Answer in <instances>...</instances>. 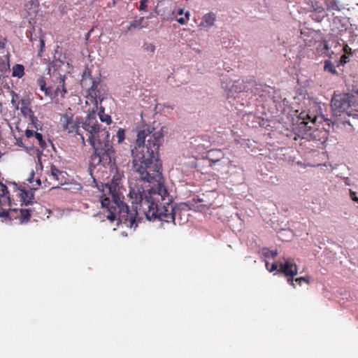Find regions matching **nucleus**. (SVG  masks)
Here are the masks:
<instances>
[{"mask_svg": "<svg viewBox=\"0 0 358 358\" xmlns=\"http://www.w3.org/2000/svg\"><path fill=\"white\" fill-rule=\"evenodd\" d=\"M162 129L155 131L150 126L143 127L137 134L136 145L131 150L132 169L141 181L148 182L150 188L145 191L141 185H130L129 196L134 211L130 212L124 196L120 193L117 183L112 181L102 186L100 196L103 213L117 225L125 224L130 228L137 227L138 214L145 215L148 220H159L176 224V219L181 217L182 210L172 203V196L164 185L160 172L158 150L163 141Z\"/></svg>", "mask_w": 358, "mask_h": 358, "instance_id": "f257e3e1", "label": "nucleus"}, {"mask_svg": "<svg viewBox=\"0 0 358 358\" xmlns=\"http://www.w3.org/2000/svg\"><path fill=\"white\" fill-rule=\"evenodd\" d=\"M81 127L86 133L87 141L94 150L91 157L92 163L113 169L115 164V152L110 143V135L108 130L103 128L96 120L94 111L90 113Z\"/></svg>", "mask_w": 358, "mask_h": 358, "instance_id": "f03ea898", "label": "nucleus"}, {"mask_svg": "<svg viewBox=\"0 0 358 358\" xmlns=\"http://www.w3.org/2000/svg\"><path fill=\"white\" fill-rule=\"evenodd\" d=\"M355 100V96L350 94H335L331 101L333 114L338 116L345 113L348 116L355 118L357 116Z\"/></svg>", "mask_w": 358, "mask_h": 358, "instance_id": "7ed1b4c3", "label": "nucleus"}, {"mask_svg": "<svg viewBox=\"0 0 358 358\" xmlns=\"http://www.w3.org/2000/svg\"><path fill=\"white\" fill-rule=\"evenodd\" d=\"M278 273H282L287 278V282L293 287H296L295 282L301 285L302 282L308 284L310 279L308 276L299 277L294 279L298 273L297 265L293 259H285L281 262L280 264V269L278 270Z\"/></svg>", "mask_w": 358, "mask_h": 358, "instance_id": "20e7f679", "label": "nucleus"}, {"mask_svg": "<svg viewBox=\"0 0 358 358\" xmlns=\"http://www.w3.org/2000/svg\"><path fill=\"white\" fill-rule=\"evenodd\" d=\"M63 129L68 133L76 132L80 136L83 143L85 144V137L80 133V123L77 119H73L71 115L65 114L61 117Z\"/></svg>", "mask_w": 358, "mask_h": 358, "instance_id": "39448f33", "label": "nucleus"}, {"mask_svg": "<svg viewBox=\"0 0 358 358\" xmlns=\"http://www.w3.org/2000/svg\"><path fill=\"white\" fill-rule=\"evenodd\" d=\"M65 172L60 171L55 165H51L48 179L52 185V188L59 187V185L65 182Z\"/></svg>", "mask_w": 358, "mask_h": 358, "instance_id": "423d86ee", "label": "nucleus"}, {"mask_svg": "<svg viewBox=\"0 0 358 358\" xmlns=\"http://www.w3.org/2000/svg\"><path fill=\"white\" fill-rule=\"evenodd\" d=\"M96 87H97L96 83L95 81H92V85L89 90V95L90 96V98H87V99L89 101H90L92 102L94 101V106H93L92 110L89 112L88 115H90V113H92L93 111H94V115H96V112L99 109L98 115L100 117V115H103L105 113H104L105 109L103 106H100L99 108L98 107V101L96 99ZM89 117V115H87V117ZM95 118L96 119V116H95Z\"/></svg>", "mask_w": 358, "mask_h": 358, "instance_id": "0eeeda50", "label": "nucleus"}, {"mask_svg": "<svg viewBox=\"0 0 358 358\" xmlns=\"http://www.w3.org/2000/svg\"><path fill=\"white\" fill-rule=\"evenodd\" d=\"M206 157L212 163L222 161L224 164H228L231 162L229 158L224 157V154L220 149H212L208 150Z\"/></svg>", "mask_w": 358, "mask_h": 358, "instance_id": "6e6552de", "label": "nucleus"}, {"mask_svg": "<svg viewBox=\"0 0 358 358\" xmlns=\"http://www.w3.org/2000/svg\"><path fill=\"white\" fill-rule=\"evenodd\" d=\"M216 21V15L214 13H208L203 15L200 26L205 28H209L214 25Z\"/></svg>", "mask_w": 358, "mask_h": 358, "instance_id": "1a4fd4ad", "label": "nucleus"}, {"mask_svg": "<svg viewBox=\"0 0 358 358\" xmlns=\"http://www.w3.org/2000/svg\"><path fill=\"white\" fill-rule=\"evenodd\" d=\"M38 143L40 146V148H36L32 145L29 148H27V150L28 151L31 152H30L31 155H36V157L38 158V161L40 162L42 152L47 147V143L43 138L42 141H38Z\"/></svg>", "mask_w": 358, "mask_h": 358, "instance_id": "9d476101", "label": "nucleus"}, {"mask_svg": "<svg viewBox=\"0 0 358 358\" xmlns=\"http://www.w3.org/2000/svg\"><path fill=\"white\" fill-rule=\"evenodd\" d=\"M196 141H199L198 145H196V150L199 152H202L206 149L209 148L211 145V143L210 141V137L208 136L199 137Z\"/></svg>", "mask_w": 358, "mask_h": 358, "instance_id": "9b49d317", "label": "nucleus"}, {"mask_svg": "<svg viewBox=\"0 0 358 358\" xmlns=\"http://www.w3.org/2000/svg\"><path fill=\"white\" fill-rule=\"evenodd\" d=\"M146 26L145 22V19L143 17H139L135 18L131 22H130L129 26L127 27L128 31H131L133 29H142Z\"/></svg>", "mask_w": 358, "mask_h": 358, "instance_id": "f8f14e48", "label": "nucleus"}, {"mask_svg": "<svg viewBox=\"0 0 358 358\" xmlns=\"http://www.w3.org/2000/svg\"><path fill=\"white\" fill-rule=\"evenodd\" d=\"M18 194L21 198V201L24 205L27 206L31 203L33 195L29 191L25 189H20Z\"/></svg>", "mask_w": 358, "mask_h": 358, "instance_id": "ddd939ff", "label": "nucleus"}, {"mask_svg": "<svg viewBox=\"0 0 358 358\" xmlns=\"http://www.w3.org/2000/svg\"><path fill=\"white\" fill-rule=\"evenodd\" d=\"M37 83L40 87V90L44 92L45 96L52 98V93L50 87H46V83L43 78H39L37 80Z\"/></svg>", "mask_w": 358, "mask_h": 358, "instance_id": "4468645a", "label": "nucleus"}, {"mask_svg": "<svg viewBox=\"0 0 358 358\" xmlns=\"http://www.w3.org/2000/svg\"><path fill=\"white\" fill-rule=\"evenodd\" d=\"M24 75V68L22 64H15L12 68V76L18 78H22Z\"/></svg>", "mask_w": 358, "mask_h": 358, "instance_id": "2eb2a0df", "label": "nucleus"}, {"mask_svg": "<svg viewBox=\"0 0 358 358\" xmlns=\"http://www.w3.org/2000/svg\"><path fill=\"white\" fill-rule=\"evenodd\" d=\"M313 10L315 13L318 14V17H315L313 15H311L313 20L320 22L325 17V12L322 6L317 5L313 6Z\"/></svg>", "mask_w": 358, "mask_h": 358, "instance_id": "dca6fc26", "label": "nucleus"}, {"mask_svg": "<svg viewBox=\"0 0 358 358\" xmlns=\"http://www.w3.org/2000/svg\"><path fill=\"white\" fill-rule=\"evenodd\" d=\"M22 107L20 108L22 115L25 117H31L34 115L32 110L28 106L26 100H21Z\"/></svg>", "mask_w": 358, "mask_h": 358, "instance_id": "f3484780", "label": "nucleus"}, {"mask_svg": "<svg viewBox=\"0 0 358 358\" xmlns=\"http://www.w3.org/2000/svg\"><path fill=\"white\" fill-rule=\"evenodd\" d=\"M324 3L328 10H340L338 2L336 0H325Z\"/></svg>", "mask_w": 358, "mask_h": 358, "instance_id": "a211bd4d", "label": "nucleus"}, {"mask_svg": "<svg viewBox=\"0 0 358 358\" xmlns=\"http://www.w3.org/2000/svg\"><path fill=\"white\" fill-rule=\"evenodd\" d=\"M341 50L345 52V55H342L341 57L339 64L343 65L349 61L348 56L346 55L351 52V48L348 45H345L342 48Z\"/></svg>", "mask_w": 358, "mask_h": 358, "instance_id": "6ab92c4d", "label": "nucleus"}, {"mask_svg": "<svg viewBox=\"0 0 358 358\" xmlns=\"http://www.w3.org/2000/svg\"><path fill=\"white\" fill-rule=\"evenodd\" d=\"M262 253L265 257L272 258L275 257L278 255L277 250H271L266 248L262 249Z\"/></svg>", "mask_w": 358, "mask_h": 358, "instance_id": "aec40b11", "label": "nucleus"}, {"mask_svg": "<svg viewBox=\"0 0 358 358\" xmlns=\"http://www.w3.org/2000/svg\"><path fill=\"white\" fill-rule=\"evenodd\" d=\"M143 48L145 52L150 55H153L155 51V46L151 43H144Z\"/></svg>", "mask_w": 358, "mask_h": 358, "instance_id": "412c9836", "label": "nucleus"}, {"mask_svg": "<svg viewBox=\"0 0 358 358\" xmlns=\"http://www.w3.org/2000/svg\"><path fill=\"white\" fill-rule=\"evenodd\" d=\"M324 69L326 71L330 72L332 74H337L335 66L329 61L325 62Z\"/></svg>", "mask_w": 358, "mask_h": 358, "instance_id": "4be33fe9", "label": "nucleus"}, {"mask_svg": "<svg viewBox=\"0 0 358 358\" xmlns=\"http://www.w3.org/2000/svg\"><path fill=\"white\" fill-rule=\"evenodd\" d=\"M59 83L62 84V90H61L59 86H57V89L55 90V95L57 96V95L60 94L62 96H64V94L66 93V90L64 88V78H60V82Z\"/></svg>", "mask_w": 358, "mask_h": 358, "instance_id": "5701e85b", "label": "nucleus"}, {"mask_svg": "<svg viewBox=\"0 0 358 358\" xmlns=\"http://www.w3.org/2000/svg\"><path fill=\"white\" fill-rule=\"evenodd\" d=\"M117 142L122 143L125 138V131L123 129H119L117 132Z\"/></svg>", "mask_w": 358, "mask_h": 358, "instance_id": "b1692460", "label": "nucleus"}, {"mask_svg": "<svg viewBox=\"0 0 358 358\" xmlns=\"http://www.w3.org/2000/svg\"><path fill=\"white\" fill-rule=\"evenodd\" d=\"M99 119L102 122L106 123L107 125H109L112 122L110 116L105 113L103 115H100Z\"/></svg>", "mask_w": 358, "mask_h": 358, "instance_id": "393cba45", "label": "nucleus"}, {"mask_svg": "<svg viewBox=\"0 0 358 358\" xmlns=\"http://www.w3.org/2000/svg\"><path fill=\"white\" fill-rule=\"evenodd\" d=\"M20 216L22 221L29 220L30 217L29 210L28 209H21Z\"/></svg>", "mask_w": 358, "mask_h": 358, "instance_id": "a878e982", "label": "nucleus"}, {"mask_svg": "<svg viewBox=\"0 0 358 358\" xmlns=\"http://www.w3.org/2000/svg\"><path fill=\"white\" fill-rule=\"evenodd\" d=\"M279 264H280V263ZM278 266V264L277 263H273L271 264V267L269 268L268 263V262L266 263V267L269 272H272V271L277 270ZM279 266H280V265H279Z\"/></svg>", "mask_w": 358, "mask_h": 358, "instance_id": "bb28decb", "label": "nucleus"}, {"mask_svg": "<svg viewBox=\"0 0 358 358\" xmlns=\"http://www.w3.org/2000/svg\"><path fill=\"white\" fill-rule=\"evenodd\" d=\"M147 2H148V0H141L140 1L139 9L141 10H145L146 9Z\"/></svg>", "mask_w": 358, "mask_h": 358, "instance_id": "cd10ccee", "label": "nucleus"}, {"mask_svg": "<svg viewBox=\"0 0 358 358\" xmlns=\"http://www.w3.org/2000/svg\"><path fill=\"white\" fill-rule=\"evenodd\" d=\"M30 117V120H31V124L34 125V127L38 129V126H37V124L38 122V120L37 119L36 117H35L34 115H32V116L29 117Z\"/></svg>", "mask_w": 358, "mask_h": 358, "instance_id": "c85d7f7f", "label": "nucleus"}, {"mask_svg": "<svg viewBox=\"0 0 358 358\" xmlns=\"http://www.w3.org/2000/svg\"><path fill=\"white\" fill-rule=\"evenodd\" d=\"M349 192H350V197L352 198V199L353 201H358V197L357 196L356 192H354V191H352L350 189H349Z\"/></svg>", "mask_w": 358, "mask_h": 358, "instance_id": "c756f323", "label": "nucleus"}, {"mask_svg": "<svg viewBox=\"0 0 358 358\" xmlns=\"http://www.w3.org/2000/svg\"><path fill=\"white\" fill-rule=\"evenodd\" d=\"M10 102H11L13 107H14L17 110L19 108V103L17 101L15 98H12Z\"/></svg>", "mask_w": 358, "mask_h": 358, "instance_id": "7c9ffc66", "label": "nucleus"}, {"mask_svg": "<svg viewBox=\"0 0 358 358\" xmlns=\"http://www.w3.org/2000/svg\"><path fill=\"white\" fill-rule=\"evenodd\" d=\"M34 131H32V130H30V129H27L26 131H25V136L27 138H31V136H33L34 135Z\"/></svg>", "mask_w": 358, "mask_h": 358, "instance_id": "2f4dec72", "label": "nucleus"}, {"mask_svg": "<svg viewBox=\"0 0 358 358\" xmlns=\"http://www.w3.org/2000/svg\"><path fill=\"white\" fill-rule=\"evenodd\" d=\"M187 20L185 17H181L177 19V22L180 24H185L187 22Z\"/></svg>", "mask_w": 358, "mask_h": 358, "instance_id": "473e14b6", "label": "nucleus"}, {"mask_svg": "<svg viewBox=\"0 0 358 358\" xmlns=\"http://www.w3.org/2000/svg\"><path fill=\"white\" fill-rule=\"evenodd\" d=\"M34 137L36 139L37 142L38 141H41L42 139H43V136L40 133H38V132H35L34 133Z\"/></svg>", "mask_w": 358, "mask_h": 358, "instance_id": "72a5a7b5", "label": "nucleus"}, {"mask_svg": "<svg viewBox=\"0 0 358 358\" xmlns=\"http://www.w3.org/2000/svg\"><path fill=\"white\" fill-rule=\"evenodd\" d=\"M16 144H17L18 146H20V147H22V146L24 145V144H23V142H22V139H17Z\"/></svg>", "mask_w": 358, "mask_h": 358, "instance_id": "f704fd0d", "label": "nucleus"}, {"mask_svg": "<svg viewBox=\"0 0 358 358\" xmlns=\"http://www.w3.org/2000/svg\"><path fill=\"white\" fill-rule=\"evenodd\" d=\"M189 16H190V13L189 11H187L185 13V18L187 20H189Z\"/></svg>", "mask_w": 358, "mask_h": 358, "instance_id": "c9c22d12", "label": "nucleus"}, {"mask_svg": "<svg viewBox=\"0 0 358 358\" xmlns=\"http://www.w3.org/2000/svg\"><path fill=\"white\" fill-rule=\"evenodd\" d=\"M184 13V9L183 8H180L178 9V12H177V14L178 15H181Z\"/></svg>", "mask_w": 358, "mask_h": 358, "instance_id": "e433bc0d", "label": "nucleus"}, {"mask_svg": "<svg viewBox=\"0 0 358 358\" xmlns=\"http://www.w3.org/2000/svg\"><path fill=\"white\" fill-rule=\"evenodd\" d=\"M10 94H11L12 98H16L18 96V95L14 91H12L10 92Z\"/></svg>", "mask_w": 358, "mask_h": 358, "instance_id": "4c0bfd02", "label": "nucleus"}, {"mask_svg": "<svg viewBox=\"0 0 358 358\" xmlns=\"http://www.w3.org/2000/svg\"><path fill=\"white\" fill-rule=\"evenodd\" d=\"M311 15H313L315 17H318V14L313 13Z\"/></svg>", "mask_w": 358, "mask_h": 358, "instance_id": "58836bf2", "label": "nucleus"}, {"mask_svg": "<svg viewBox=\"0 0 358 358\" xmlns=\"http://www.w3.org/2000/svg\"><path fill=\"white\" fill-rule=\"evenodd\" d=\"M41 43L42 46H44V41L43 40H41Z\"/></svg>", "mask_w": 358, "mask_h": 358, "instance_id": "ea45409f", "label": "nucleus"}, {"mask_svg": "<svg viewBox=\"0 0 358 358\" xmlns=\"http://www.w3.org/2000/svg\"><path fill=\"white\" fill-rule=\"evenodd\" d=\"M3 45H4V43L0 42V47H3Z\"/></svg>", "mask_w": 358, "mask_h": 358, "instance_id": "a19ab883", "label": "nucleus"}, {"mask_svg": "<svg viewBox=\"0 0 358 358\" xmlns=\"http://www.w3.org/2000/svg\"><path fill=\"white\" fill-rule=\"evenodd\" d=\"M329 44H327V45H325V47H326V49H327V50H328V49H329Z\"/></svg>", "mask_w": 358, "mask_h": 358, "instance_id": "79ce46f5", "label": "nucleus"}]
</instances>
